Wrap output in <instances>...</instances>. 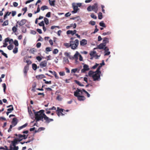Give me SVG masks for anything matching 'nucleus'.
Segmentation results:
<instances>
[{
  "mask_svg": "<svg viewBox=\"0 0 150 150\" xmlns=\"http://www.w3.org/2000/svg\"><path fill=\"white\" fill-rule=\"evenodd\" d=\"M17 27L18 25H16V26H14L12 28V30L14 33H15L17 31Z\"/></svg>",
  "mask_w": 150,
  "mask_h": 150,
  "instance_id": "28",
  "label": "nucleus"
},
{
  "mask_svg": "<svg viewBox=\"0 0 150 150\" xmlns=\"http://www.w3.org/2000/svg\"><path fill=\"white\" fill-rule=\"evenodd\" d=\"M49 3L50 4L51 6H54L55 5V1L53 0L52 1H51L50 0H49Z\"/></svg>",
  "mask_w": 150,
  "mask_h": 150,
  "instance_id": "24",
  "label": "nucleus"
},
{
  "mask_svg": "<svg viewBox=\"0 0 150 150\" xmlns=\"http://www.w3.org/2000/svg\"><path fill=\"white\" fill-rule=\"evenodd\" d=\"M95 72L94 74L92 76L93 80L95 81H99L100 79V74L101 73L96 72V71H95Z\"/></svg>",
  "mask_w": 150,
  "mask_h": 150,
  "instance_id": "3",
  "label": "nucleus"
},
{
  "mask_svg": "<svg viewBox=\"0 0 150 150\" xmlns=\"http://www.w3.org/2000/svg\"><path fill=\"white\" fill-rule=\"evenodd\" d=\"M64 54L66 56L68 57L70 59H71V57H70V56L68 52H66Z\"/></svg>",
  "mask_w": 150,
  "mask_h": 150,
  "instance_id": "57",
  "label": "nucleus"
},
{
  "mask_svg": "<svg viewBox=\"0 0 150 150\" xmlns=\"http://www.w3.org/2000/svg\"><path fill=\"white\" fill-rule=\"evenodd\" d=\"M45 76L43 74H40L37 75L36 76V78L37 79H42L43 78H45Z\"/></svg>",
  "mask_w": 150,
  "mask_h": 150,
  "instance_id": "22",
  "label": "nucleus"
},
{
  "mask_svg": "<svg viewBox=\"0 0 150 150\" xmlns=\"http://www.w3.org/2000/svg\"><path fill=\"white\" fill-rule=\"evenodd\" d=\"M16 14V12L15 11H12V15L13 16H14Z\"/></svg>",
  "mask_w": 150,
  "mask_h": 150,
  "instance_id": "63",
  "label": "nucleus"
},
{
  "mask_svg": "<svg viewBox=\"0 0 150 150\" xmlns=\"http://www.w3.org/2000/svg\"><path fill=\"white\" fill-rule=\"evenodd\" d=\"M91 16L92 18L95 19H96L97 18L96 16L94 15L93 13H92L91 14Z\"/></svg>",
  "mask_w": 150,
  "mask_h": 150,
  "instance_id": "41",
  "label": "nucleus"
},
{
  "mask_svg": "<svg viewBox=\"0 0 150 150\" xmlns=\"http://www.w3.org/2000/svg\"><path fill=\"white\" fill-rule=\"evenodd\" d=\"M13 43H14L15 45L16 46H18V41L16 40H15L13 42Z\"/></svg>",
  "mask_w": 150,
  "mask_h": 150,
  "instance_id": "46",
  "label": "nucleus"
},
{
  "mask_svg": "<svg viewBox=\"0 0 150 150\" xmlns=\"http://www.w3.org/2000/svg\"><path fill=\"white\" fill-rule=\"evenodd\" d=\"M75 21L76 22H78V23H79L81 22V19L79 16L76 17Z\"/></svg>",
  "mask_w": 150,
  "mask_h": 150,
  "instance_id": "26",
  "label": "nucleus"
},
{
  "mask_svg": "<svg viewBox=\"0 0 150 150\" xmlns=\"http://www.w3.org/2000/svg\"><path fill=\"white\" fill-rule=\"evenodd\" d=\"M8 24V20H6L5 21L4 23L2 24V25L3 26L7 25Z\"/></svg>",
  "mask_w": 150,
  "mask_h": 150,
  "instance_id": "27",
  "label": "nucleus"
},
{
  "mask_svg": "<svg viewBox=\"0 0 150 150\" xmlns=\"http://www.w3.org/2000/svg\"><path fill=\"white\" fill-rule=\"evenodd\" d=\"M106 45L103 44V43H100L99 45L97 46V47L94 48V50H96L98 48L100 49H103L104 47L106 46Z\"/></svg>",
  "mask_w": 150,
  "mask_h": 150,
  "instance_id": "13",
  "label": "nucleus"
},
{
  "mask_svg": "<svg viewBox=\"0 0 150 150\" xmlns=\"http://www.w3.org/2000/svg\"><path fill=\"white\" fill-rule=\"evenodd\" d=\"M53 75L54 76L55 78L57 79H59V76L57 75V74L56 72L54 71Z\"/></svg>",
  "mask_w": 150,
  "mask_h": 150,
  "instance_id": "45",
  "label": "nucleus"
},
{
  "mask_svg": "<svg viewBox=\"0 0 150 150\" xmlns=\"http://www.w3.org/2000/svg\"><path fill=\"white\" fill-rule=\"evenodd\" d=\"M13 6L15 7H17L18 6V3L17 2H14L13 3Z\"/></svg>",
  "mask_w": 150,
  "mask_h": 150,
  "instance_id": "64",
  "label": "nucleus"
},
{
  "mask_svg": "<svg viewBox=\"0 0 150 150\" xmlns=\"http://www.w3.org/2000/svg\"><path fill=\"white\" fill-rule=\"evenodd\" d=\"M111 33L110 32L108 31L106 33H103L102 35H108L110 34H111Z\"/></svg>",
  "mask_w": 150,
  "mask_h": 150,
  "instance_id": "49",
  "label": "nucleus"
},
{
  "mask_svg": "<svg viewBox=\"0 0 150 150\" xmlns=\"http://www.w3.org/2000/svg\"><path fill=\"white\" fill-rule=\"evenodd\" d=\"M18 122L17 119L16 118H14L13 119L11 123L13 125V126H15L17 124Z\"/></svg>",
  "mask_w": 150,
  "mask_h": 150,
  "instance_id": "15",
  "label": "nucleus"
},
{
  "mask_svg": "<svg viewBox=\"0 0 150 150\" xmlns=\"http://www.w3.org/2000/svg\"><path fill=\"white\" fill-rule=\"evenodd\" d=\"M109 42V39L108 38H104L103 39V43L105 45H106V44L107 43Z\"/></svg>",
  "mask_w": 150,
  "mask_h": 150,
  "instance_id": "21",
  "label": "nucleus"
},
{
  "mask_svg": "<svg viewBox=\"0 0 150 150\" xmlns=\"http://www.w3.org/2000/svg\"><path fill=\"white\" fill-rule=\"evenodd\" d=\"M19 139L17 138L16 137L14 140L11 141V144L13 146H16V145L18 143V142H20Z\"/></svg>",
  "mask_w": 150,
  "mask_h": 150,
  "instance_id": "10",
  "label": "nucleus"
},
{
  "mask_svg": "<svg viewBox=\"0 0 150 150\" xmlns=\"http://www.w3.org/2000/svg\"><path fill=\"white\" fill-rule=\"evenodd\" d=\"M14 126H13V125H11L10 126V127L8 129V132H10L11 131V129L12 128L14 127Z\"/></svg>",
  "mask_w": 150,
  "mask_h": 150,
  "instance_id": "48",
  "label": "nucleus"
},
{
  "mask_svg": "<svg viewBox=\"0 0 150 150\" xmlns=\"http://www.w3.org/2000/svg\"><path fill=\"white\" fill-rule=\"evenodd\" d=\"M81 91H82V92H83L87 94V96L88 97H90V94L85 90L84 89H82V90H81Z\"/></svg>",
  "mask_w": 150,
  "mask_h": 150,
  "instance_id": "34",
  "label": "nucleus"
},
{
  "mask_svg": "<svg viewBox=\"0 0 150 150\" xmlns=\"http://www.w3.org/2000/svg\"><path fill=\"white\" fill-rule=\"evenodd\" d=\"M48 9V7L45 5H44L42 6L41 8V9L42 11H44L45 9Z\"/></svg>",
  "mask_w": 150,
  "mask_h": 150,
  "instance_id": "29",
  "label": "nucleus"
},
{
  "mask_svg": "<svg viewBox=\"0 0 150 150\" xmlns=\"http://www.w3.org/2000/svg\"><path fill=\"white\" fill-rule=\"evenodd\" d=\"M44 20L45 24L47 25L49 23V21L48 19L47 18H44Z\"/></svg>",
  "mask_w": 150,
  "mask_h": 150,
  "instance_id": "37",
  "label": "nucleus"
},
{
  "mask_svg": "<svg viewBox=\"0 0 150 150\" xmlns=\"http://www.w3.org/2000/svg\"><path fill=\"white\" fill-rule=\"evenodd\" d=\"M80 93L81 94H82V91L77 88L76 91L74 92V95L77 97L79 101H83L86 98L83 96L80 95Z\"/></svg>",
  "mask_w": 150,
  "mask_h": 150,
  "instance_id": "2",
  "label": "nucleus"
},
{
  "mask_svg": "<svg viewBox=\"0 0 150 150\" xmlns=\"http://www.w3.org/2000/svg\"><path fill=\"white\" fill-rule=\"evenodd\" d=\"M26 23V20L24 19H22L21 21H18L17 22V23H18V25L20 26L23 25L25 24Z\"/></svg>",
  "mask_w": 150,
  "mask_h": 150,
  "instance_id": "14",
  "label": "nucleus"
},
{
  "mask_svg": "<svg viewBox=\"0 0 150 150\" xmlns=\"http://www.w3.org/2000/svg\"><path fill=\"white\" fill-rule=\"evenodd\" d=\"M28 135H26L25 134L22 135L21 134H18V137L17 138L19 139V141H21L23 139H26L27 138Z\"/></svg>",
  "mask_w": 150,
  "mask_h": 150,
  "instance_id": "7",
  "label": "nucleus"
},
{
  "mask_svg": "<svg viewBox=\"0 0 150 150\" xmlns=\"http://www.w3.org/2000/svg\"><path fill=\"white\" fill-rule=\"evenodd\" d=\"M51 15V12H48L46 15V16L47 17L49 18L50 17Z\"/></svg>",
  "mask_w": 150,
  "mask_h": 150,
  "instance_id": "58",
  "label": "nucleus"
},
{
  "mask_svg": "<svg viewBox=\"0 0 150 150\" xmlns=\"http://www.w3.org/2000/svg\"><path fill=\"white\" fill-rule=\"evenodd\" d=\"M73 45L71 46V49L74 50L77 48L79 44V41L78 40H76L74 42L73 41Z\"/></svg>",
  "mask_w": 150,
  "mask_h": 150,
  "instance_id": "4",
  "label": "nucleus"
},
{
  "mask_svg": "<svg viewBox=\"0 0 150 150\" xmlns=\"http://www.w3.org/2000/svg\"><path fill=\"white\" fill-rule=\"evenodd\" d=\"M96 52L95 51H91L90 53V55L91 56V57H93L94 56V55L95 54H96Z\"/></svg>",
  "mask_w": 150,
  "mask_h": 150,
  "instance_id": "38",
  "label": "nucleus"
},
{
  "mask_svg": "<svg viewBox=\"0 0 150 150\" xmlns=\"http://www.w3.org/2000/svg\"><path fill=\"white\" fill-rule=\"evenodd\" d=\"M14 110L13 107H12V108H8L7 109V111L10 112H11L12 111H13Z\"/></svg>",
  "mask_w": 150,
  "mask_h": 150,
  "instance_id": "53",
  "label": "nucleus"
},
{
  "mask_svg": "<svg viewBox=\"0 0 150 150\" xmlns=\"http://www.w3.org/2000/svg\"><path fill=\"white\" fill-rule=\"evenodd\" d=\"M89 70V66L87 64H85L83 66V69L81 70L82 73H85L86 71Z\"/></svg>",
  "mask_w": 150,
  "mask_h": 150,
  "instance_id": "9",
  "label": "nucleus"
},
{
  "mask_svg": "<svg viewBox=\"0 0 150 150\" xmlns=\"http://www.w3.org/2000/svg\"><path fill=\"white\" fill-rule=\"evenodd\" d=\"M59 28L60 27L59 26H52L51 27V29H54V28Z\"/></svg>",
  "mask_w": 150,
  "mask_h": 150,
  "instance_id": "60",
  "label": "nucleus"
},
{
  "mask_svg": "<svg viewBox=\"0 0 150 150\" xmlns=\"http://www.w3.org/2000/svg\"><path fill=\"white\" fill-rule=\"evenodd\" d=\"M74 81L76 84L79 85V86H84V85L83 84H81L79 81L77 80H75Z\"/></svg>",
  "mask_w": 150,
  "mask_h": 150,
  "instance_id": "25",
  "label": "nucleus"
},
{
  "mask_svg": "<svg viewBox=\"0 0 150 150\" xmlns=\"http://www.w3.org/2000/svg\"><path fill=\"white\" fill-rule=\"evenodd\" d=\"M36 58V59L39 62L41 61L42 59L41 57L39 56L37 57Z\"/></svg>",
  "mask_w": 150,
  "mask_h": 150,
  "instance_id": "59",
  "label": "nucleus"
},
{
  "mask_svg": "<svg viewBox=\"0 0 150 150\" xmlns=\"http://www.w3.org/2000/svg\"><path fill=\"white\" fill-rule=\"evenodd\" d=\"M29 65L28 64H26L24 68L23 71L25 76H26L27 75L28 71L29 70Z\"/></svg>",
  "mask_w": 150,
  "mask_h": 150,
  "instance_id": "11",
  "label": "nucleus"
},
{
  "mask_svg": "<svg viewBox=\"0 0 150 150\" xmlns=\"http://www.w3.org/2000/svg\"><path fill=\"white\" fill-rule=\"evenodd\" d=\"M32 68L34 70H36L37 68V66L35 64H33L32 65Z\"/></svg>",
  "mask_w": 150,
  "mask_h": 150,
  "instance_id": "31",
  "label": "nucleus"
},
{
  "mask_svg": "<svg viewBox=\"0 0 150 150\" xmlns=\"http://www.w3.org/2000/svg\"><path fill=\"white\" fill-rule=\"evenodd\" d=\"M89 24L92 25H94L96 24V22L94 21H91L90 22Z\"/></svg>",
  "mask_w": 150,
  "mask_h": 150,
  "instance_id": "51",
  "label": "nucleus"
},
{
  "mask_svg": "<svg viewBox=\"0 0 150 150\" xmlns=\"http://www.w3.org/2000/svg\"><path fill=\"white\" fill-rule=\"evenodd\" d=\"M76 30H74V31L69 30L67 31V34H71L72 35H73L76 33Z\"/></svg>",
  "mask_w": 150,
  "mask_h": 150,
  "instance_id": "17",
  "label": "nucleus"
},
{
  "mask_svg": "<svg viewBox=\"0 0 150 150\" xmlns=\"http://www.w3.org/2000/svg\"><path fill=\"white\" fill-rule=\"evenodd\" d=\"M58 50L57 49H54L52 52L54 54H57L58 52Z\"/></svg>",
  "mask_w": 150,
  "mask_h": 150,
  "instance_id": "44",
  "label": "nucleus"
},
{
  "mask_svg": "<svg viewBox=\"0 0 150 150\" xmlns=\"http://www.w3.org/2000/svg\"><path fill=\"white\" fill-rule=\"evenodd\" d=\"M44 112V110H40L38 112H34L35 118L36 122H37L40 120L43 121V118L45 120V122L47 123H49L50 122L53 121V119L48 117L45 113H43Z\"/></svg>",
  "mask_w": 150,
  "mask_h": 150,
  "instance_id": "1",
  "label": "nucleus"
},
{
  "mask_svg": "<svg viewBox=\"0 0 150 150\" xmlns=\"http://www.w3.org/2000/svg\"><path fill=\"white\" fill-rule=\"evenodd\" d=\"M2 86L4 88V92H5L6 88V86L5 83H4L2 85Z\"/></svg>",
  "mask_w": 150,
  "mask_h": 150,
  "instance_id": "47",
  "label": "nucleus"
},
{
  "mask_svg": "<svg viewBox=\"0 0 150 150\" xmlns=\"http://www.w3.org/2000/svg\"><path fill=\"white\" fill-rule=\"evenodd\" d=\"M79 54V52L77 51H76L75 54L74 55V56L71 57V59H78V57Z\"/></svg>",
  "mask_w": 150,
  "mask_h": 150,
  "instance_id": "20",
  "label": "nucleus"
},
{
  "mask_svg": "<svg viewBox=\"0 0 150 150\" xmlns=\"http://www.w3.org/2000/svg\"><path fill=\"white\" fill-rule=\"evenodd\" d=\"M87 44V41L85 39H83L80 41V45L81 46H84Z\"/></svg>",
  "mask_w": 150,
  "mask_h": 150,
  "instance_id": "19",
  "label": "nucleus"
},
{
  "mask_svg": "<svg viewBox=\"0 0 150 150\" xmlns=\"http://www.w3.org/2000/svg\"><path fill=\"white\" fill-rule=\"evenodd\" d=\"M13 46L12 45H10L7 47V48L8 50H11L13 49Z\"/></svg>",
  "mask_w": 150,
  "mask_h": 150,
  "instance_id": "39",
  "label": "nucleus"
},
{
  "mask_svg": "<svg viewBox=\"0 0 150 150\" xmlns=\"http://www.w3.org/2000/svg\"><path fill=\"white\" fill-rule=\"evenodd\" d=\"M0 52H1V54L3 55L6 58H8V56L7 55V54L6 53L4 52H3V51L2 50H0Z\"/></svg>",
  "mask_w": 150,
  "mask_h": 150,
  "instance_id": "33",
  "label": "nucleus"
},
{
  "mask_svg": "<svg viewBox=\"0 0 150 150\" xmlns=\"http://www.w3.org/2000/svg\"><path fill=\"white\" fill-rule=\"evenodd\" d=\"M18 146H13L12 145H11L10 146L9 149H8V150H18Z\"/></svg>",
  "mask_w": 150,
  "mask_h": 150,
  "instance_id": "18",
  "label": "nucleus"
},
{
  "mask_svg": "<svg viewBox=\"0 0 150 150\" xmlns=\"http://www.w3.org/2000/svg\"><path fill=\"white\" fill-rule=\"evenodd\" d=\"M76 4L75 3L72 4V6L74 10L71 12L72 13H77L78 11L79 10V8H78V6H76Z\"/></svg>",
  "mask_w": 150,
  "mask_h": 150,
  "instance_id": "6",
  "label": "nucleus"
},
{
  "mask_svg": "<svg viewBox=\"0 0 150 150\" xmlns=\"http://www.w3.org/2000/svg\"><path fill=\"white\" fill-rule=\"evenodd\" d=\"M59 74L61 76H63L65 75V73L64 71L59 72Z\"/></svg>",
  "mask_w": 150,
  "mask_h": 150,
  "instance_id": "61",
  "label": "nucleus"
},
{
  "mask_svg": "<svg viewBox=\"0 0 150 150\" xmlns=\"http://www.w3.org/2000/svg\"><path fill=\"white\" fill-rule=\"evenodd\" d=\"M87 10L88 11H92L91 6H89L87 8Z\"/></svg>",
  "mask_w": 150,
  "mask_h": 150,
  "instance_id": "56",
  "label": "nucleus"
},
{
  "mask_svg": "<svg viewBox=\"0 0 150 150\" xmlns=\"http://www.w3.org/2000/svg\"><path fill=\"white\" fill-rule=\"evenodd\" d=\"M95 73V72H93L92 71H90L88 73V75L90 77H92V76Z\"/></svg>",
  "mask_w": 150,
  "mask_h": 150,
  "instance_id": "30",
  "label": "nucleus"
},
{
  "mask_svg": "<svg viewBox=\"0 0 150 150\" xmlns=\"http://www.w3.org/2000/svg\"><path fill=\"white\" fill-rule=\"evenodd\" d=\"M91 8L92 10H93L96 13L97 12L98 9L97 3L94 4V5L91 6Z\"/></svg>",
  "mask_w": 150,
  "mask_h": 150,
  "instance_id": "8",
  "label": "nucleus"
},
{
  "mask_svg": "<svg viewBox=\"0 0 150 150\" xmlns=\"http://www.w3.org/2000/svg\"><path fill=\"white\" fill-rule=\"evenodd\" d=\"M39 25L40 26H42V27L45 25L44 22L43 21H42L39 23Z\"/></svg>",
  "mask_w": 150,
  "mask_h": 150,
  "instance_id": "52",
  "label": "nucleus"
},
{
  "mask_svg": "<svg viewBox=\"0 0 150 150\" xmlns=\"http://www.w3.org/2000/svg\"><path fill=\"white\" fill-rule=\"evenodd\" d=\"M99 64L97 63H96V64L95 65H94V66H93V67H92V69H95L98 66V65Z\"/></svg>",
  "mask_w": 150,
  "mask_h": 150,
  "instance_id": "55",
  "label": "nucleus"
},
{
  "mask_svg": "<svg viewBox=\"0 0 150 150\" xmlns=\"http://www.w3.org/2000/svg\"><path fill=\"white\" fill-rule=\"evenodd\" d=\"M56 110V108L54 106H53L52 108H49V109L47 108L46 109V111H47V110Z\"/></svg>",
  "mask_w": 150,
  "mask_h": 150,
  "instance_id": "42",
  "label": "nucleus"
},
{
  "mask_svg": "<svg viewBox=\"0 0 150 150\" xmlns=\"http://www.w3.org/2000/svg\"><path fill=\"white\" fill-rule=\"evenodd\" d=\"M73 41H70V43H64V45L66 46L68 48L69 47H71L72 45H73Z\"/></svg>",
  "mask_w": 150,
  "mask_h": 150,
  "instance_id": "16",
  "label": "nucleus"
},
{
  "mask_svg": "<svg viewBox=\"0 0 150 150\" xmlns=\"http://www.w3.org/2000/svg\"><path fill=\"white\" fill-rule=\"evenodd\" d=\"M78 69L77 68H75L74 69H72L71 70V73H76Z\"/></svg>",
  "mask_w": 150,
  "mask_h": 150,
  "instance_id": "50",
  "label": "nucleus"
},
{
  "mask_svg": "<svg viewBox=\"0 0 150 150\" xmlns=\"http://www.w3.org/2000/svg\"><path fill=\"white\" fill-rule=\"evenodd\" d=\"M99 25L100 26L103 27H105L106 25L104 23L103 21H101L99 23Z\"/></svg>",
  "mask_w": 150,
  "mask_h": 150,
  "instance_id": "32",
  "label": "nucleus"
},
{
  "mask_svg": "<svg viewBox=\"0 0 150 150\" xmlns=\"http://www.w3.org/2000/svg\"><path fill=\"white\" fill-rule=\"evenodd\" d=\"M47 64V62L46 60H44L42 62L39 64L41 68H43L46 67Z\"/></svg>",
  "mask_w": 150,
  "mask_h": 150,
  "instance_id": "12",
  "label": "nucleus"
},
{
  "mask_svg": "<svg viewBox=\"0 0 150 150\" xmlns=\"http://www.w3.org/2000/svg\"><path fill=\"white\" fill-rule=\"evenodd\" d=\"M18 51V48L17 47H15L13 50V52L14 54L16 53Z\"/></svg>",
  "mask_w": 150,
  "mask_h": 150,
  "instance_id": "43",
  "label": "nucleus"
},
{
  "mask_svg": "<svg viewBox=\"0 0 150 150\" xmlns=\"http://www.w3.org/2000/svg\"><path fill=\"white\" fill-rule=\"evenodd\" d=\"M27 8L25 7L24 8H23L22 9V10L24 11L23 13V15H24L25 13H26V11H27Z\"/></svg>",
  "mask_w": 150,
  "mask_h": 150,
  "instance_id": "54",
  "label": "nucleus"
},
{
  "mask_svg": "<svg viewBox=\"0 0 150 150\" xmlns=\"http://www.w3.org/2000/svg\"><path fill=\"white\" fill-rule=\"evenodd\" d=\"M101 66H99L97 68L96 71V72L99 73H101V72L100 71V69L101 67Z\"/></svg>",
  "mask_w": 150,
  "mask_h": 150,
  "instance_id": "36",
  "label": "nucleus"
},
{
  "mask_svg": "<svg viewBox=\"0 0 150 150\" xmlns=\"http://www.w3.org/2000/svg\"><path fill=\"white\" fill-rule=\"evenodd\" d=\"M41 46V43L40 42H38L36 44V47L37 48H39Z\"/></svg>",
  "mask_w": 150,
  "mask_h": 150,
  "instance_id": "62",
  "label": "nucleus"
},
{
  "mask_svg": "<svg viewBox=\"0 0 150 150\" xmlns=\"http://www.w3.org/2000/svg\"><path fill=\"white\" fill-rule=\"evenodd\" d=\"M28 124L27 123H26L23 125L19 127L18 128V130H19L23 128H24L27 126Z\"/></svg>",
  "mask_w": 150,
  "mask_h": 150,
  "instance_id": "23",
  "label": "nucleus"
},
{
  "mask_svg": "<svg viewBox=\"0 0 150 150\" xmlns=\"http://www.w3.org/2000/svg\"><path fill=\"white\" fill-rule=\"evenodd\" d=\"M64 109L60 108L59 107H58L57 109L56 110V112L57 115L59 117L61 115H64V114L62 113V112H64Z\"/></svg>",
  "mask_w": 150,
  "mask_h": 150,
  "instance_id": "5",
  "label": "nucleus"
},
{
  "mask_svg": "<svg viewBox=\"0 0 150 150\" xmlns=\"http://www.w3.org/2000/svg\"><path fill=\"white\" fill-rule=\"evenodd\" d=\"M64 61L65 62V63H68L69 62V60L68 58L66 57H64L63 58Z\"/></svg>",
  "mask_w": 150,
  "mask_h": 150,
  "instance_id": "40",
  "label": "nucleus"
},
{
  "mask_svg": "<svg viewBox=\"0 0 150 150\" xmlns=\"http://www.w3.org/2000/svg\"><path fill=\"white\" fill-rule=\"evenodd\" d=\"M103 18L102 13L100 12L98 14V18L99 19H101Z\"/></svg>",
  "mask_w": 150,
  "mask_h": 150,
  "instance_id": "35",
  "label": "nucleus"
}]
</instances>
